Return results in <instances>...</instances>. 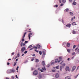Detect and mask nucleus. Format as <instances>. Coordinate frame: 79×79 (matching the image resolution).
I'll list each match as a JSON object with an SVG mask.
<instances>
[{
    "mask_svg": "<svg viewBox=\"0 0 79 79\" xmlns=\"http://www.w3.org/2000/svg\"><path fill=\"white\" fill-rule=\"evenodd\" d=\"M37 74H38V72L37 71L35 70L33 72L34 75H37Z\"/></svg>",
    "mask_w": 79,
    "mask_h": 79,
    "instance_id": "obj_1",
    "label": "nucleus"
},
{
    "mask_svg": "<svg viewBox=\"0 0 79 79\" xmlns=\"http://www.w3.org/2000/svg\"><path fill=\"white\" fill-rule=\"evenodd\" d=\"M66 71H69V67L68 66H66L65 68Z\"/></svg>",
    "mask_w": 79,
    "mask_h": 79,
    "instance_id": "obj_2",
    "label": "nucleus"
},
{
    "mask_svg": "<svg viewBox=\"0 0 79 79\" xmlns=\"http://www.w3.org/2000/svg\"><path fill=\"white\" fill-rule=\"evenodd\" d=\"M25 49H26V48L25 47L23 48H21V51L22 52H23L25 50Z\"/></svg>",
    "mask_w": 79,
    "mask_h": 79,
    "instance_id": "obj_3",
    "label": "nucleus"
},
{
    "mask_svg": "<svg viewBox=\"0 0 79 79\" xmlns=\"http://www.w3.org/2000/svg\"><path fill=\"white\" fill-rule=\"evenodd\" d=\"M75 69H76V66H74L72 68V72H73V71H74V70H75Z\"/></svg>",
    "mask_w": 79,
    "mask_h": 79,
    "instance_id": "obj_4",
    "label": "nucleus"
},
{
    "mask_svg": "<svg viewBox=\"0 0 79 79\" xmlns=\"http://www.w3.org/2000/svg\"><path fill=\"white\" fill-rule=\"evenodd\" d=\"M75 51H77V52L78 53H79V48L78 49V48H76Z\"/></svg>",
    "mask_w": 79,
    "mask_h": 79,
    "instance_id": "obj_5",
    "label": "nucleus"
},
{
    "mask_svg": "<svg viewBox=\"0 0 79 79\" xmlns=\"http://www.w3.org/2000/svg\"><path fill=\"white\" fill-rule=\"evenodd\" d=\"M31 35H32V33H31L28 34V37H29V39H30L31 38Z\"/></svg>",
    "mask_w": 79,
    "mask_h": 79,
    "instance_id": "obj_6",
    "label": "nucleus"
},
{
    "mask_svg": "<svg viewBox=\"0 0 79 79\" xmlns=\"http://www.w3.org/2000/svg\"><path fill=\"white\" fill-rule=\"evenodd\" d=\"M66 26L67 27H71V24H67Z\"/></svg>",
    "mask_w": 79,
    "mask_h": 79,
    "instance_id": "obj_7",
    "label": "nucleus"
},
{
    "mask_svg": "<svg viewBox=\"0 0 79 79\" xmlns=\"http://www.w3.org/2000/svg\"><path fill=\"white\" fill-rule=\"evenodd\" d=\"M7 73L8 74H9V73H11V70H8L7 71Z\"/></svg>",
    "mask_w": 79,
    "mask_h": 79,
    "instance_id": "obj_8",
    "label": "nucleus"
},
{
    "mask_svg": "<svg viewBox=\"0 0 79 79\" xmlns=\"http://www.w3.org/2000/svg\"><path fill=\"white\" fill-rule=\"evenodd\" d=\"M63 68V65L61 66L60 68V71H62V68Z\"/></svg>",
    "mask_w": 79,
    "mask_h": 79,
    "instance_id": "obj_9",
    "label": "nucleus"
},
{
    "mask_svg": "<svg viewBox=\"0 0 79 79\" xmlns=\"http://www.w3.org/2000/svg\"><path fill=\"white\" fill-rule=\"evenodd\" d=\"M42 64L43 66H45V62L44 61H42Z\"/></svg>",
    "mask_w": 79,
    "mask_h": 79,
    "instance_id": "obj_10",
    "label": "nucleus"
},
{
    "mask_svg": "<svg viewBox=\"0 0 79 79\" xmlns=\"http://www.w3.org/2000/svg\"><path fill=\"white\" fill-rule=\"evenodd\" d=\"M15 70L12 69V70H10V73H15Z\"/></svg>",
    "mask_w": 79,
    "mask_h": 79,
    "instance_id": "obj_11",
    "label": "nucleus"
},
{
    "mask_svg": "<svg viewBox=\"0 0 79 79\" xmlns=\"http://www.w3.org/2000/svg\"><path fill=\"white\" fill-rule=\"evenodd\" d=\"M27 34V32H25L24 33V34L23 35V38H24V37H25V35H26V34Z\"/></svg>",
    "mask_w": 79,
    "mask_h": 79,
    "instance_id": "obj_12",
    "label": "nucleus"
},
{
    "mask_svg": "<svg viewBox=\"0 0 79 79\" xmlns=\"http://www.w3.org/2000/svg\"><path fill=\"white\" fill-rule=\"evenodd\" d=\"M59 77V75L58 74V73H57L56 75V78H58Z\"/></svg>",
    "mask_w": 79,
    "mask_h": 79,
    "instance_id": "obj_13",
    "label": "nucleus"
},
{
    "mask_svg": "<svg viewBox=\"0 0 79 79\" xmlns=\"http://www.w3.org/2000/svg\"><path fill=\"white\" fill-rule=\"evenodd\" d=\"M42 69L44 71H46V69L45 68V67L44 66L43 68H42Z\"/></svg>",
    "mask_w": 79,
    "mask_h": 79,
    "instance_id": "obj_14",
    "label": "nucleus"
},
{
    "mask_svg": "<svg viewBox=\"0 0 79 79\" xmlns=\"http://www.w3.org/2000/svg\"><path fill=\"white\" fill-rule=\"evenodd\" d=\"M35 62H36V63H38V62L39 61V60L37 59H35Z\"/></svg>",
    "mask_w": 79,
    "mask_h": 79,
    "instance_id": "obj_15",
    "label": "nucleus"
},
{
    "mask_svg": "<svg viewBox=\"0 0 79 79\" xmlns=\"http://www.w3.org/2000/svg\"><path fill=\"white\" fill-rule=\"evenodd\" d=\"M67 47H69L70 46V43H67Z\"/></svg>",
    "mask_w": 79,
    "mask_h": 79,
    "instance_id": "obj_16",
    "label": "nucleus"
},
{
    "mask_svg": "<svg viewBox=\"0 0 79 79\" xmlns=\"http://www.w3.org/2000/svg\"><path fill=\"white\" fill-rule=\"evenodd\" d=\"M69 11V9L68 8L64 10V11H66V12H68Z\"/></svg>",
    "mask_w": 79,
    "mask_h": 79,
    "instance_id": "obj_17",
    "label": "nucleus"
},
{
    "mask_svg": "<svg viewBox=\"0 0 79 79\" xmlns=\"http://www.w3.org/2000/svg\"><path fill=\"white\" fill-rule=\"evenodd\" d=\"M62 2L63 3H66V0H62Z\"/></svg>",
    "mask_w": 79,
    "mask_h": 79,
    "instance_id": "obj_18",
    "label": "nucleus"
},
{
    "mask_svg": "<svg viewBox=\"0 0 79 79\" xmlns=\"http://www.w3.org/2000/svg\"><path fill=\"white\" fill-rule=\"evenodd\" d=\"M37 47H38V48H40V45L39 44H38L36 45Z\"/></svg>",
    "mask_w": 79,
    "mask_h": 79,
    "instance_id": "obj_19",
    "label": "nucleus"
},
{
    "mask_svg": "<svg viewBox=\"0 0 79 79\" xmlns=\"http://www.w3.org/2000/svg\"><path fill=\"white\" fill-rule=\"evenodd\" d=\"M58 59H56L55 60V63H58Z\"/></svg>",
    "mask_w": 79,
    "mask_h": 79,
    "instance_id": "obj_20",
    "label": "nucleus"
},
{
    "mask_svg": "<svg viewBox=\"0 0 79 79\" xmlns=\"http://www.w3.org/2000/svg\"><path fill=\"white\" fill-rule=\"evenodd\" d=\"M73 34H76V31H74V30H73Z\"/></svg>",
    "mask_w": 79,
    "mask_h": 79,
    "instance_id": "obj_21",
    "label": "nucleus"
},
{
    "mask_svg": "<svg viewBox=\"0 0 79 79\" xmlns=\"http://www.w3.org/2000/svg\"><path fill=\"white\" fill-rule=\"evenodd\" d=\"M73 5H76V2L75 1L73 2Z\"/></svg>",
    "mask_w": 79,
    "mask_h": 79,
    "instance_id": "obj_22",
    "label": "nucleus"
},
{
    "mask_svg": "<svg viewBox=\"0 0 79 79\" xmlns=\"http://www.w3.org/2000/svg\"><path fill=\"white\" fill-rule=\"evenodd\" d=\"M32 47V45H30L28 47V48H31V47Z\"/></svg>",
    "mask_w": 79,
    "mask_h": 79,
    "instance_id": "obj_23",
    "label": "nucleus"
},
{
    "mask_svg": "<svg viewBox=\"0 0 79 79\" xmlns=\"http://www.w3.org/2000/svg\"><path fill=\"white\" fill-rule=\"evenodd\" d=\"M59 59L60 60V61H62L63 59H62V57H59Z\"/></svg>",
    "mask_w": 79,
    "mask_h": 79,
    "instance_id": "obj_24",
    "label": "nucleus"
},
{
    "mask_svg": "<svg viewBox=\"0 0 79 79\" xmlns=\"http://www.w3.org/2000/svg\"><path fill=\"white\" fill-rule=\"evenodd\" d=\"M70 15H71V16L73 15V12H70Z\"/></svg>",
    "mask_w": 79,
    "mask_h": 79,
    "instance_id": "obj_25",
    "label": "nucleus"
},
{
    "mask_svg": "<svg viewBox=\"0 0 79 79\" xmlns=\"http://www.w3.org/2000/svg\"><path fill=\"white\" fill-rule=\"evenodd\" d=\"M72 24L73 25V26H75V25H76V23L75 22H73L72 23Z\"/></svg>",
    "mask_w": 79,
    "mask_h": 79,
    "instance_id": "obj_26",
    "label": "nucleus"
},
{
    "mask_svg": "<svg viewBox=\"0 0 79 79\" xmlns=\"http://www.w3.org/2000/svg\"><path fill=\"white\" fill-rule=\"evenodd\" d=\"M16 63H17V62H14V66H16Z\"/></svg>",
    "mask_w": 79,
    "mask_h": 79,
    "instance_id": "obj_27",
    "label": "nucleus"
},
{
    "mask_svg": "<svg viewBox=\"0 0 79 79\" xmlns=\"http://www.w3.org/2000/svg\"><path fill=\"white\" fill-rule=\"evenodd\" d=\"M17 57H19L20 54L19 53H18L17 54Z\"/></svg>",
    "mask_w": 79,
    "mask_h": 79,
    "instance_id": "obj_28",
    "label": "nucleus"
},
{
    "mask_svg": "<svg viewBox=\"0 0 79 79\" xmlns=\"http://www.w3.org/2000/svg\"><path fill=\"white\" fill-rule=\"evenodd\" d=\"M39 54H40V55H42V51H39Z\"/></svg>",
    "mask_w": 79,
    "mask_h": 79,
    "instance_id": "obj_29",
    "label": "nucleus"
},
{
    "mask_svg": "<svg viewBox=\"0 0 79 79\" xmlns=\"http://www.w3.org/2000/svg\"><path fill=\"white\" fill-rule=\"evenodd\" d=\"M23 43L21 42L20 44V45L21 47H22L23 46Z\"/></svg>",
    "mask_w": 79,
    "mask_h": 79,
    "instance_id": "obj_30",
    "label": "nucleus"
},
{
    "mask_svg": "<svg viewBox=\"0 0 79 79\" xmlns=\"http://www.w3.org/2000/svg\"><path fill=\"white\" fill-rule=\"evenodd\" d=\"M58 5H55L54 6V7H56V8H57V7H58Z\"/></svg>",
    "mask_w": 79,
    "mask_h": 79,
    "instance_id": "obj_31",
    "label": "nucleus"
},
{
    "mask_svg": "<svg viewBox=\"0 0 79 79\" xmlns=\"http://www.w3.org/2000/svg\"><path fill=\"white\" fill-rule=\"evenodd\" d=\"M55 64V62L52 61L51 62V64Z\"/></svg>",
    "mask_w": 79,
    "mask_h": 79,
    "instance_id": "obj_32",
    "label": "nucleus"
},
{
    "mask_svg": "<svg viewBox=\"0 0 79 79\" xmlns=\"http://www.w3.org/2000/svg\"><path fill=\"white\" fill-rule=\"evenodd\" d=\"M33 48H34V49H37V47H36L35 46L34 47H33Z\"/></svg>",
    "mask_w": 79,
    "mask_h": 79,
    "instance_id": "obj_33",
    "label": "nucleus"
},
{
    "mask_svg": "<svg viewBox=\"0 0 79 79\" xmlns=\"http://www.w3.org/2000/svg\"><path fill=\"white\" fill-rule=\"evenodd\" d=\"M34 51H35V52H37V53H39V51L37 50V49H35Z\"/></svg>",
    "mask_w": 79,
    "mask_h": 79,
    "instance_id": "obj_34",
    "label": "nucleus"
},
{
    "mask_svg": "<svg viewBox=\"0 0 79 79\" xmlns=\"http://www.w3.org/2000/svg\"><path fill=\"white\" fill-rule=\"evenodd\" d=\"M43 55H45V52L44 51H43Z\"/></svg>",
    "mask_w": 79,
    "mask_h": 79,
    "instance_id": "obj_35",
    "label": "nucleus"
},
{
    "mask_svg": "<svg viewBox=\"0 0 79 79\" xmlns=\"http://www.w3.org/2000/svg\"><path fill=\"white\" fill-rule=\"evenodd\" d=\"M23 41H24V38L22 39V42H23Z\"/></svg>",
    "mask_w": 79,
    "mask_h": 79,
    "instance_id": "obj_36",
    "label": "nucleus"
},
{
    "mask_svg": "<svg viewBox=\"0 0 79 79\" xmlns=\"http://www.w3.org/2000/svg\"><path fill=\"white\" fill-rule=\"evenodd\" d=\"M69 77V76H67L65 77V79H68Z\"/></svg>",
    "mask_w": 79,
    "mask_h": 79,
    "instance_id": "obj_37",
    "label": "nucleus"
},
{
    "mask_svg": "<svg viewBox=\"0 0 79 79\" xmlns=\"http://www.w3.org/2000/svg\"><path fill=\"white\" fill-rule=\"evenodd\" d=\"M65 65H66L65 64H62V66H63V67H64V66H65Z\"/></svg>",
    "mask_w": 79,
    "mask_h": 79,
    "instance_id": "obj_38",
    "label": "nucleus"
},
{
    "mask_svg": "<svg viewBox=\"0 0 79 79\" xmlns=\"http://www.w3.org/2000/svg\"><path fill=\"white\" fill-rule=\"evenodd\" d=\"M59 68V66H57L56 67V69H58V68Z\"/></svg>",
    "mask_w": 79,
    "mask_h": 79,
    "instance_id": "obj_39",
    "label": "nucleus"
},
{
    "mask_svg": "<svg viewBox=\"0 0 79 79\" xmlns=\"http://www.w3.org/2000/svg\"><path fill=\"white\" fill-rule=\"evenodd\" d=\"M75 55V52H73L72 54V55Z\"/></svg>",
    "mask_w": 79,
    "mask_h": 79,
    "instance_id": "obj_40",
    "label": "nucleus"
},
{
    "mask_svg": "<svg viewBox=\"0 0 79 79\" xmlns=\"http://www.w3.org/2000/svg\"><path fill=\"white\" fill-rule=\"evenodd\" d=\"M40 71L42 73H43L44 72V71L42 70V69H41L40 70Z\"/></svg>",
    "mask_w": 79,
    "mask_h": 79,
    "instance_id": "obj_41",
    "label": "nucleus"
},
{
    "mask_svg": "<svg viewBox=\"0 0 79 79\" xmlns=\"http://www.w3.org/2000/svg\"><path fill=\"white\" fill-rule=\"evenodd\" d=\"M34 58H32L31 59V61H34Z\"/></svg>",
    "mask_w": 79,
    "mask_h": 79,
    "instance_id": "obj_42",
    "label": "nucleus"
},
{
    "mask_svg": "<svg viewBox=\"0 0 79 79\" xmlns=\"http://www.w3.org/2000/svg\"><path fill=\"white\" fill-rule=\"evenodd\" d=\"M27 53V51H26L24 52V53L25 54H26V53Z\"/></svg>",
    "mask_w": 79,
    "mask_h": 79,
    "instance_id": "obj_43",
    "label": "nucleus"
},
{
    "mask_svg": "<svg viewBox=\"0 0 79 79\" xmlns=\"http://www.w3.org/2000/svg\"><path fill=\"white\" fill-rule=\"evenodd\" d=\"M19 68V66H17L16 68V70H18Z\"/></svg>",
    "mask_w": 79,
    "mask_h": 79,
    "instance_id": "obj_44",
    "label": "nucleus"
},
{
    "mask_svg": "<svg viewBox=\"0 0 79 79\" xmlns=\"http://www.w3.org/2000/svg\"><path fill=\"white\" fill-rule=\"evenodd\" d=\"M70 50H69V49H67V52H69V53Z\"/></svg>",
    "mask_w": 79,
    "mask_h": 79,
    "instance_id": "obj_45",
    "label": "nucleus"
},
{
    "mask_svg": "<svg viewBox=\"0 0 79 79\" xmlns=\"http://www.w3.org/2000/svg\"><path fill=\"white\" fill-rule=\"evenodd\" d=\"M26 43L25 42L24 43L23 45V46H24V45H26Z\"/></svg>",
    "mask_w": 79,
    "mask_h": 79,
    "instance_id": "obj_46",
    "label": "nucleus"
},
{
    "mask_svg": "<svg viewBox=\"0 0 79 79\" xmlns=\"http://www.w3.org/2000/svg\"><path fill=\"white\" fill-rule=\"evenodd\" d=\"M15 77H16V78H17V79L18 78V76H17V75H15Z\"/></svg>",
    "mask_w": 79,
    "mask_h": 79,
    "instance_id": "obj_47",
    "label": "nucleus"
},
{
    "mask_svg": "<svg viewBox=\"0 0 79 79\" xmlns=\"http://www.w3.org/2000/svg\"><path fill=\"white\" fill-rule=\"evenodd\" d=\"M76 47V45H74L73 46V48H75Z\"/></svg>",
    "mask_w": 79,
    "mask_h": 79,
    "instance_id": "obj_48",
    "label": "nucleus"
},
{
    "mask_svg": "<svg viewBox=\"0 0 79 79\" xmlns=\"http://www.w3.org/2000/svg\"><path fill=\"white\" fill-rule=\"evenodd\" d=\"M33 48H31L30 49V50H33Z\"/></svg>",
    "mask_w": 79,
    "mask_h": 79,
    "instance_id": "obj_49",
    "label": "nucleus"
},
{
    "mask_svg": "<svg viewBox=\"0 0 79 79\" xmlns=\"http://www.w3.org/2000/svg\"><path fill=\"white\" fill-rule=\"evenodd\" d=\"M7 65H10V63L7 62Z\"/></svg>",
    "mask_w": 79,
    "mask_h": 79,
    "instance_id": "obj_50",
    "label": "nucleus"
},
{
    "mask_svg": "<svg viewBox=\"0 0 79 79\" xmlns=\"http://www.w3.org/2000/svg\"><path fill=\"white\" fill-rule=\"evenodd\" d=\"M52 72H55V70H52Z\"/></svg>",
    "mask_w": 79,
    "mask_h": 79,
    "instance_id": "obj_51",
    "label": "nucleus"
},
{
    "mask_svg": "<svg viewBox=\"0 0 79 79\" xmlns=\"http://www.w3.org/2000/svg\"><path fill=\"white\" fill-rule=\"evenodd\" d=\"M63 3L61 4L60 5L61 6H63Z\"/></svg>",
    "mask_w": 79,
    "mask_h": 79,
    "instance_id": "obj_52",
    "label": "nucleus"
},
{
    "mask_svg": "<svg viewBox=\"0 0 79 79\" xmlns=\"http://www.w3.org/2000/svg\"><path fill=\"white\" fill-rule=\"evenodd\" d=\"M25 42V43L27 44V43L28 42V41H26Z\"/></svg>",
    "mask_w": 79,
    "mask_h": 79,
    "instance_id": "obj_53",
    "label": "nucleus"
},
{
    "mask_svg": "<svg viewBox=\"0 0 79 79\" xmlns=\"http://www.w3.org/2000/svg\"><path fill=\"white\" fill-rule=\"evenodd\" d=\"M12 55H15V52H12Z\"/></svg>",
    "mask_w": 79,
    "mask_h": 79,
    "instance_id": "obj_54",
    "label": "nucleus"
},
{
    "mask_svg": "<svg viewBox=\"0 0 79 79\" xmlns=\"http://www.w3.org/2000/svg\"><path fill=\"white\" fill-rule=\"evenodd\" d=\"M69 1L70 2H72V0H69Z\"/></svg>",
    "mask_w": 79,
    "mask_h": 79,
    "instance_id": "obj_55",
    "label": "nucleus"
},
{
    "mask_svg": "<svg viewBox=\"0 0 79 79\" xmlns=\"http://www.w3.org/2000/svg\"><path fill=\"white\" fill-rule=\"evenodd\" d=\"M18 59H16V61H18Z\"/></svg>",
    "mask_w": 79,
    "mask_h": 79,
    "instance_id": "obj_56",
    "label": "nucleus"
},
{
    "mask_svg": "<svg viewBox=\"0 0 79 79\" xmlns=\"http://www.w3.org/2000/svg\"><path fill=\"white\" fill-rule=\"evenodd\" d=\"M69 59H70V58H68V59H67V60H68V61H69Z\"/></svg>",
    "mask_w": 79,
    "mask_h": 79,
    "instance_id": "obj_57",
    "label": "nucleus"
},
{
    "mask_svg": "<svg viewBox=\"0 0 79 79\" xmlns=\"http://www.w3.org/2000/svg\"><path fill=\"white\" fill-rule=\"evenodd\" d=\"M73 18H72L71 19V21H73Z\"/></svg>",
    "mask_w": 79,
    "mask_h": 79,
    "instance_id": "obj_58",
    "label": "nucleus"
},
{
    "mask_svg": "<svg viewBox=\"0 0 79 79\" xmlns=\"http://www.w3.org/2000/svg\"><path fill=\"white\" fill-rule=\"evenodd\" d=\"M62 22L63 23H64V21H63V20H62Z\"/></svg>",
    "mask_w": 79,
    "mask_h": 79,
    "instance_id": "obj_59",
    "label": "nucleus"
},
{
    "mask_svg": "<svg viewBox=\"0 0 79 79\" xmlns=\"http://www.w3.org/2000/svg\"><path fill=\"white\" fill-rule=\"evenodd\" d=\"M32 56H35V54H33V55H32Z\"/></svg>",
    "mask_w": 79,
    "mask_h": 79,
    "instance_id": "obj_60",
    "label": "nucleus"
},
{
    "mask_svg": "<svg viewBox=\"0 0 79 79\" xmlns=\"http://www.w3.org/2000/svg\"><path fill=\"white\" fill-rule=\"evenodd\" d=\"M38 69L40 70V68H38Z\"/></svg>",
    "mask_w": 79,
    "mask_h": 79,
    "instance_id": "obj_61",
    "label": "nucleus"
},
{
    "mask_svg": "<svg viewBox=\"0 0 79 79\" xmlns=\"http://www.w3.org/2000/svg\"><path fill=\"white\" fill-rule=\"evenodd\" d=\"M72 60H73V59H74V57H73L72 58Z\"/></svg>",
    "mask_w": 79,
    "mask_h": 79,
    "instance_id": "obj_62",
    "label": "nucleus"
},
{
    "mask_svg": "<svg viewBox=\"0 0 79 79\" xmlns=\"http://www.w3.org/2000/svg\"><path fill=\"white\" fill-rule=\"evenodd\" d=\"M31 32V31H27V32Z\"/></svg>",
    "mask_w": 79,
    "mask_h": 79,
    "instance_id": "obj_63",
    "label": "nucleus"
},
{
    "mask_svg": "<svg viewBox=\"0 0 79 79\" xmlns=\"http://www.w3.org/2000/svg\"><path fill=\"white\" fill-rule=\"evenodd\" d=\"M6 79H9V78H8V77H6Z\"/></svg>",
    "mask_w": 79,
    "mask_h": 79,
    "instance_id": "obj_64",
    "label": "nucleus"
}]
</instances>
